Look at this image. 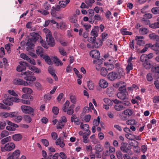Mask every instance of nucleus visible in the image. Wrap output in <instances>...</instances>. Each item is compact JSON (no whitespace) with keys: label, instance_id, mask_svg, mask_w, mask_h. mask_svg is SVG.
I'll use <instances>...</instances> for the list:
<instances>
[{"label":"nucleus","instance_id":"nucleus-1","mask_svg":"<svg viewBox=\"0 0 159 159\" xmlns=\"http://www.w3.org/2000/svg\"><path fill=\"white\" fill-rule=\"evenodd\" d=\"M30 35L31 37L28 39L26 45L29 46H33L34 43L41 37L38 33L35 32L30 33Z\"/></svg>","mask_w":159,"mask_h":159},{"label":"nucleus","instance_id":"nucleus-2","mask_svg":"<svg viewBox=\"0 0 159 159\" xmlns=\"http://www.w3.org/2000/svg\"><path fill=\"white\" fill-rule=\"evenodd\" d=\"M15 147V145L14 143H13L11 142L6 144L4 147L1 146V150L2 152H4L5 151H10L14 149Z\"/></svg>","mask_w":159,"mask_h":159},{"label":"nucleus","instance_id":"nucleus-3","mask_svg":"<svg viewBox=\"0 0 159 159\" xmlns=\"http://www.w3.org/2000/svg\"><path fill=\"white\" fill-rule=\"evenodd\" d=\"M121 145L120 149L124 153H127L131 151V147L127 143L122 142L121 143Z\"/></svg>","mask_w":159,"mask_h":159},{"label":"nucleus","instance_id":"nucleus-4","mask_svg":"<svg viewBox=\"0 0 159 159\" xmlns=\"http://www.w3.org/2000/svg\"><path fill=\"white\" fill-rule=\"evenodd\" d=\"M46 39L48 44L50 47H54L55 45V41L54 39L50 33L47 34L46 35Z\"/></svg>","mask_w":159,"mask_h":159},{"label":"nucleus","instance_id":"nucleus-5","mask_svg":"<svg viewBox=\"0 0 159 159\" xmlns=\"http://www.w3.org/2000/svg\"><path fill=\"white\" fill-rule=\"evenodd\" d=\"M119 76L117 74V72L113 71L110 72L107 75V78L109 80L111 81H114L116 80H119Z\"/></svg>","mask_w":159,"mask_h":159},{"label":"nucleus","instance_id":"nucleus-6","mask_svg":"<svg viewBox=\"0 0 159 159\" xmlns=\"http://www.w3.org/2000/svg\"><path fill=\"white\" fill-rule=\"evenodd\" d=\"M19 63L20 65H18L16 68V70L18 72H21L26 70V66H28V63L27 62L20 61Z\"/></svg>","mask_w":159,"mask_h":159},{"label":"nucleus","instance_id":"nucleus-7","mask_svg":"<svg viewBox=\"0 0 159 159\" xmlns=\"http://www.w3.org/2000/svg\"><path fill=\"white\" fill-rule=\"evenodd\" d=\"M13 83L16 85H23L24 86H27L29 85L28 82L20 79H14Z\"/></svg>","mask_w":159,"mask_h":159},{"label":"nucleus","instance_id":"nucleus-8","mask_svg":"<svg viewBox=\"0 0 159 159\" xmlns=\"http://www.w3.org/2000/svg\"><path fill=\"white\" fill-rule=\"evenodd\" d=\"M151 71L156 79L159 78V65H156L151 68Z\"/></svg>","mask_w":159,"mask_h":159},{"label":"nucleus","instance_id":"nucleus-9","mask_svg":"<svg viewBox=\"0 0 159 159\" xmlns=\"http://www.w3.org/2000/svg\"><path fill=\"white\" fill-rule=\"evenodd\" d=\"M22 111L25 114H31L34 111V109L29 106L23 105L21 107Z\"/></svg>","mask_w":159,"mask_h":159},{"label":"nucleus","instance_id":"nucleus-10","mask_svg":"<svg viewBox=\"0 0 159 159\" xmlns=\"http://www.w3.org/2000/svg\"><path fill=\"white\" fill-rule=\"evenodd\" d=\"M78 18L77 16L75 14L70 17L69 20L70 22L74 24V25L76 27H78L79 26V25L77 23Z\"/></svg>","mask_w":159,"mask_h":159},{"label":"nucleus","instance_id":"nucleus-11","mask_svg":"<svg viewBox=\"0 0 159 159\" xmlns=\"http://www.w3.org/2000/svg\"><path fill=\"white\" fill-rule=\"evenodd\" d=\"M133 58L131 57L127 60L128 65L126 66V70L127 73H129L130 70H132L133 69L132 60Z\"/></svg>","mask_w":159,"mask_h":159},{"label":"nucleus","instance_id":"nucleus-12","mask_svg":"<svg viewBox=\"0 0 159 159\" xmlns=\"http://www.w3.org/2000/svg\"><path fill=\"white\" fill-rule=\"evenodd\" d=\"M131 140V142H129V144L131 147V146H132L134 147V151L136 152H138V142L137 141L135 140L134 139H132Z\"/></svg>","mask_w":159,"mask_h":159},{"label":"nucleus","instance_id":"nucleus-13","mask_svg":"<svg viewBox=\"0 0 159 159\" xmlns=\"http://www.w3.org/2000/svg\"><path fill=\"white\" fill-rule=\"evenodd\" d=\"M90 56L93 58L96 59L100 57V54L99 51L97 50H93L90 52Z\"/></svg>","mask_w":159,"mask_h":159},{"label":"nucleus","instance_id":"nucleus-14","mask_svg":"<svg viewBox=\"0 0 159 159\" xmlns=\"http://www.w3.org/2000/svg\"><path fill=\"white\" fill-rule=\"evenodd\" d=\"M99 27L98 26H96L94 27V28L91 31L90 35L94 37V38H96L98 36L97 31H98Z\"/></svg>","mask_w":159,"mask_h":159},{"label":"nucleus","instance_id":"nucleus-15","mask_svg":"<svg viewBox=\"0 0 159 159\" xmlns=\"http://www.w3.org/2000/svg\"><path fill=\"white\" fill-rule=\"evenodd\" d=\"M128 93H124L121 92H118L117 94V97L122 100H125L127 98Z\"/></svg>","mask_w":159,"mask_h":159},{"label":"nucleus","instance_id":"nucleus-16","mask_svg":"<svg viewBox=\"0 0 159 159\" xmlns=\"http://www.w3.org/2000/svg\"><path fill=\"white\" fill-rule=\"evenodd\" d=\"M62 137H60L57 139L55 142L56 145L59 146L61 148H63L65 146V143L62 141Z\"/></svg>","mask_w":159,"mask_h":159},{"label":"nucleus","instance_id":"nucleus-17","mask_svg":"<svg viewBox=\"0 0 159 159\" xmlns=\"http://www.w3.org/2000/svg\"><path fill=\"white\" fill-rule=\"evenodd\" d=\"M52 59L53 60L55 66H62L63 65V63L57 57L54 56L52 58Z\"/></svg>","mask_w":159,"mask_h":159},{"label":"nucleus","instance_id":"nucleus-18","mask_svg":"<svg viewBox=\"0 0 159 159\" xmlns=\"http://www.w3.org/2000/svg\"><path fill=\"white\" fill-rule=\"evenodd\" d=\"M143 66L146 69H149L152 68L153 66V65L151 61H146L143 64Z\"/></svg>","mask_w":159,"mask_h":159},{"label":"nucleus","instance_id":"nucleus-19","mask_svg":"<svg viewBox=\"0 0 159 159\" xmlns=\"http://www.w3.org/2000/svg\"><path fill=\"white\" fill-rule=\"evenodd\" d=\"M70 120L72 122H74L76 125H78L80 123V120L76 117V116L75 115H73L72 116Z\"/></svg>","mask_w":159,"mask_h":159},{"label":"nucleus","instance_id":"nucleus-20","mask_svg":"<svg viewBox=\"0 0 159 159\" xmlns=\"http://www.w3.org/2000/svg\"><path fill=\"white\" fill-rule=\"evenodd\" d=\"M99 84L101 88H105L108 86V83L105 80L101 79L99 82Z\"/></svg>","mask_w":159,"mask_h":159},{"label":"nucleus","instance_id":"nucleus-21","mask_svg":"<svg viewBox=\"0 0 159 159\" xmlns=\"http://www.w3.org/2000/svg\"><path fill=\"white\" fill-rule=\"evenodd\" d=\"M12 137L14 141H19L21 140L22 136L20 134H17L13 135Z\"/></svg>","mask_w":159,"mask_h":159},{"label":"nucleus","instance_id":"nucleus-22","mask_svg":"<svg viewBox=\"0 0 159 159\" xmlns=\"http://www.w3.org/2000/svg\"><path fill=\"white\" fill-rule=\"evenodd\" d=\"M117 71V74L119 76V79H120L121 76H123L125 75V73L123 69L122 68H118L116 69Z\"/></svg>","mask_w":159,"mask_h":159},{"label":"nucleus","instance_id":"nucleus-23","mask_svg":"<svg viewBox=\"0 0 159 159\" xmlns=\"http://www.w3.org/2000/svg\"><path fill=\"white\" fill-rule=\"evenodd\" d=\"M93 43V46L95 48H97L102 45V42L100 39H97L96 40H95L94 43Z\"/></svg>","mask_w":159,"mask_h":159},{"label":"nucleus","instance_id":"nucleus-24","mask_svg":"<svg viewBox=\"0 0 159 159\" xmlns=\"http://www.w3.org/2000/svg\"><path fill=\"white\" fill-rule=\"evenodd\" d=\"M148 36L150 39L154 41L159 40V36L154 33H152L149 34Z\"/></svg>","mask_w":159,"mask_h":159},{"label":"nucleus","instance_id":"nucleus-25","mask_svg":"<svg viewBox=\"0 0 159 159\" xmlns=\"http://www.w3.org/2000/svg\"><path fill=\"white\" fill-rule=\"evenodd\" d=\"M114 108L116 111H118L122 110L123 109H124L125 107H124L122 104L120 103V104L114 105Z\"/></svg>","mask_w":159,"mask_h":159},{"label":"nucleus","instance_id":"nucleus-26","mask_svg":"<svg viewBox=\"0 0 159 159\" xmlns=\"http://www.w3.org/2000/svg\"><path fill=\"white\" fill-rule=\"evenodd\" d=\"M106 93L109 97H112L114 94V90L112 87L108 88L106 90Z\"/></svg>","mask_w":159,"mask_h":159},{"label":"nucleus","instance_id":"nucleus-27","mask_svg":"<svg viewBox=\"0 0 159 159\" xmlns=\"http://www.w3.org/2000/svg\"><path fill=\"white\" fill-rule=\"evenodd\" d=\"M103 149L104 148L102 146L99 144L96 145L94 148V150L95 152H102Z\"/></svg>","mask_w":159,"mask_h":159},{"label":"nucleus","instance_id":"nucleus-28","mask_svg":"<svg viewBox=\"0 0 159 159\" xmlns=\"http://www.w3.org/2000/svg\"><path fill=\"white\" fill-rule=\"evenodd\" d=\"M45 60V61L49 65H52V63L50 57L47 55H44L42 57Z\"/></svg>","mask_w":159,"mask_h":159},{"label":"nucleus","instance_id":"nucleus-29","mask_svg":"<svg viewBox=\"0 0 159 159\" xmlns=\"http://www.w3.org/2000/svg\"><path fill=\"white\" fill-rule=\"evenodd\" d=\"M116 62V60H114L111 63L107 64L106 65L109 70H111L115 68V66L114 65Z\"/></svg>","mask_w":159,"mask_h":159},{"label":"nucleus","instance_id":"nucleus-30","mask_svg":"<svg viewBox=\"0 0 159 159\" xmlns=\"http://www.w3.org/2000/svg\"><path fill=\"white\" fill-rule=\"evenodd\" d=\"M4 104L7 105L11 106L13 104V103L11 102V98L8 97L6 99L3 100Z\"/></svg>","mask_w":159,"mask_h":159},{"label":"nucleus","instance_id":"nucleus-31","mask_svg":"<svg viewBox=\"0 0 159 159\" xmlns=\"http://www.w3.org/2000/svg\"><path fill=\"white\" fill-rule=\"evenodd\" d=\"M150 48L153 50H156L159 49V42H157L156 43L153 45L152 43H150Z\"/></svg>","mask_w":159,"mask_h":159},{"label":"nucleus","instance_id":"nucleus-32","mask_svg":"<svg viewBox=\"0 0 159 159\" xmlns=\"http://www.w3.org/2000/svg\"><path fill=\"white\" fill-rule=\"evenodd\" d=\"M43 48L40 47H38L37 48V49L36 50V52L41 57H42L43 56Z\"/></svg>","mask_w":159,"mask_h":159},{"label":"nucleus","instance_id":"nucleus-33","mask_svg":"<svg viewBox=\"0 0 159 159\" xmlns=\"http://www.w3.org/2000/svg\"><path fill=\"white\" fill-rule=\"evenodd\" d=\"M22 92L25 93L31 94L33 92L32 90L28 87H24L22 89Z\"/></svg>","mask_w":159,"mask_h":159},{"label":"nucleus","instance_id":"nucleus-34","mask_svg":"<svg viewBox=\"0 0 159 159\" xmlns=\"http://www.w3.org/2000/svg\"><path fill=\"white\" fill-rule=\"evenodd\" d=\"M70 1V0H63L59 1V3L61 7H64Z\"/></svg>","mask_w":159,"mask_h":159},{"label":"nucleus","instance_id":"nucleus-35","mask_svg":"<svg viewBox=\"0 0 159 159\" xmlns=\"http://www.w3.org/2000/svg\"><path fill=\"white\" fill-rule=\"evenodd\" d=\"M108 73L107 70L104 67H102L100 69V74L103 76L107 75Z\"/></svg>","mask_w":159,"mask_h":159},{"label":"nucleus","instance_id":"nucleus-36","mask_svg":"<svg viewBox=\"0 0 159 159\" xmlns=\"http://www.w3.org/2000/svg\"><path fill=\"white\" fill-rule=\"evenodd\" d=\"M33 75L32 74L28 76H25L24 78V79L27 81H34L36 80V78L35 77L32 76Z\"/></svg>","mask_w":159,"mask_h":159},{"label":"nucleus","instance_id":"nucleus-37","mask_svg":"<svg viewBox=\"0 0 159 159\" xmlns=\"http://www.w3.org/2000/svg\"><path fill=\"white\" fill-rule=\"evenodd\" d=\"M11 139V137L10 136H8L2 139L1 141V143L3 145L7 142L10 141Z\"/></svg>","mask_w":159,"mask_h":159},{"label":"nucleus","instance_id":"nucleus-38","mask_svg":"<svg viewBox=\"0 0 159 159\" xmlns=\"http://www.w3.org/2000/svg\"><path fill=\"white\" fill-rule=\"evenodd\" d=\"M80 127L81 129L85 131H88L89 130V125L86 124H83L82 122L80 124Z\"/></svg>","mask_w":159,"mask_h":159},{"label":"nucleus","instance_id":"nucleus-39","mask_svg":"<svg viewBox=\"0 0 159 159\" xmlns=\"http://www.w3.org/2000/svg\"><path fill=\"white\" fill-rule=\"evenodd\" d=\"M119 92L123 93H127L125 87V85L120 86V87H119Z\"/></svg>","mask_w":159,"mask_h":159},{"label":"nucleus","instance_id":"nucleus-40","mask_svg":"<svg viewBox=\"0 0 159 159\" xmlns=\"http://www.w3.org/2000/svg\"><path fill=\"white\" fill-rule=\"evenodd\" d=\"M20 151L19 150H16L12 154L13 156H14V158L16 159H18V157L20 155Z\"/></svg>","mask_w":159,"mask_h":159},{"label":"nucleus","instance_id":"nucleus-41","mask_svg":"<svg viewBox=\"0 0 159 159\" xmlns=\"http://www.w3.org/2000/svg\"><path fill=\"white\" fill-rule=\"evenodd\" d=\"M126 116H130L133 114L132 111L130 109H127L124 111L122 113Z\"/></svg>","mask_w":159,"mask_h":159},{"label":"nucleus","instance_id":"nucleus-42","mask_svg":"<svg viewBox=\"0 0 159 159\" xmlns=\"http://www.w3.org/2000/svg\"><path fill=\"white\" fill-rule=\"evenodd\" d=\"M139 32L141 34L144 35L148 32V30L146 28H143L140 29Z\"/></svg>","mask_w":159,"mask_h":159},{"label":"nucleus","instance_id":"nucleus-43","mask_svg":"<svg viewBox=\"0 0 159 159\" xmlns=\"http://www.w3.org/2000/svg\"><path fill=\"white\" fill-rule=\"evenodd\" d=\"M151 11L155 15L159 14V7H153L151 9Z\"/></svg>","mask_w":159,"mask_h":159},{"label":"nucleus","instance_id":"nucleus-44","mask_svg":"<svg viewBox=\"0 0 159 159\" xmlns=\"http://www.w3.org/2000/svg\"><path fill=\"white\" fill-rule=\"evenodd\" d=\"M58 49L59 52L61 55L63 56H66L67 55V53L62 47H59V48Z\"/></svg>","mask_w":159,"mask_h":159},{"label":"nucleus","instance_id":"nucleus-45","mask_svg":"<svg viewBox=\"0 0 159 159\" xmlns=\"http://www.w3.org/2000/svg\"><path fill=\"white\" fill-rule=\"evenodd\" d=\"M29 69L36 73H39L41 72V70L39 69H38L34 66H33L31 68H29Z\"/></svg>","mask_w":159,"mask_h":159},{"label":"nucleus","instance_id":"nucleus-46","mask_svg":"<svg viewBox=\"0 0 159 159\" xmlns=\"http://www.w3.org/2000/svg\"><path fill=\"white\" fill-rule=\"evenodd\" d=\"M100 118L99 116H98L97 117V119H94L93 121V126H95V127L98 126L100 123Z\"/></svg>","mask_w":159,"mask_h":159},{"label":"nucleus","instance_id":"nucleus-47","mask_svg":"<svg viewBox=\"0 0 159 159\" xmlns=\"http://www.w3.org/2000/svg\"><path fill=\"white\" fill-rule=\"evenodd\" d=\"M136 123L137 122L134 119L128 120L126 122V124L130 125H135Z\"/></svg>","mask_w":159,"mask_h":159},{"label":"nucleus","instance_id":"nucleus-48","mask_svg":"<svg viewBox=\"0 0 159 159\" xmlns=\"http://www.w3.org/2000/svg\"><path fill=\"white\" fill-rule=\"evenodd\" d=\"M149 27L153 29L158 28H159V23L157 22L154 23L150 24L149 25Z\"/></svg>","mask_w":159,"mask_h":159},{"label":"nucleus","instance_id":"nucleus-49","mask_svg":"<svg viewBox=\"0 0 159 159\" xmlns=\"http://www.w3.org/2000/svg\"><path fill=\"white\" fill-rule=\"evenodd\" d=\"M128 155L127 154H124L123 155V158L124 159H131V157L130 156L132 155V153L131 151H130L128 152Z\"/></svg>","mask_w":159,"mask_h":159},{"label":"nucleus","instance_id":"nucleus-50","mask_svg":"<svg viewBox=\"0 0 159 159\" xmlns=\"http://www.w3.org/2000/svg\"><path fill=\"white\" fill-rule=\"evenodd\" d=\"M64 125V124L62 123V122L61 121V120H59L58 123L57 124V129H61L62 127H63Z\"/></svg>","mask_w":159,"mask_h":159},{"label":"nucleus","instance_id":"nucleus-51","mask_svg":"<svg viewBox=\"0 0 159 159\" xmlns=\"http://www.w3.org/2000/svg\"><path fill=\"white\" fill-rule=\"evenodd\" d=\"M56 10L55 9V7H52L51 10V14L53 16L55 17H56L57 16V12Z\"/></svg>","mask_w":159,"mask_h":159},{"label":"nucleus","instance_id":"nucleus-52","mask_svg":"<svg viewBox=\"0 0 159 159\" xmlns=\"http://www.w3.org/2000/svg\"><path fill=\"white\" fill-rule=\"evenodd\" d=\"M116 156L118 159H123V154L120 151H118L116 152Z\"/></svg>","mask_w":159,"mask_h":159},{"label":"nucleus","instance_id":"nucleus-53","mask_svg":"<svg viewBox=\"0 0 159 159\" xmlns=\"http://www.w3.org/2000/svg\"><path fill=\"white\" fill-rule=\"evenodd\" d=\"M88 87L90 90H92L94 88V85L92 81H89L88 82Z\"/></svg>","mask_w":159,"mask_h":159},{"label":"nucleus","instance_id":"nucleus-54","mask_svg":"<svg viewBox=\"0 0 159 159\" xmlns=\"http://www.w3.org/2000/svg\"><path fill=\"white\" fill-rule=\"evenodd\" d=\"M52 96L49 94H47L44 95V100L46 102L47 100H50Z\"/></svg>","mask_w":159,"mask_h":159},{"label":"nucleus","instance_id":"nucleus-55","mask_svg":"<svg viewBox=\"0 0 159 159\" xmlns=\"http://www.w3.org/2000/svg\"><path fill=\"white\" fill-rule=\"evenodd\" d=\"M70 99L71 102L74 104L76 103L77 99L76 97L75 96L73 95H70Z\"/></svg>","mask_w":159,"mask_h":159},{"label":"nucleus","instance_id":"nucleus-56","mask_svg":"<svg viewBox=\"0 0 159 159\" xmlns=\"http://www.w3.org/2000/svg\"><path fill=\"white\" fill-rule=\"evenodd\" d=\"M12 45V44L8 43L6 44L5 46V48L7 50V52L9 53L11 52L10 47Z\"/></svg>","mask_w":159,"mask_h":159},{"label":"nucleus","instance_id":"nucleus-57","mask_svg":"<svg viewBox=\"0 0 159 159\" xmlns=\"http://www.w3.org/2000/svg\"><path fill=\"white\" fill-rule=\"evenodd\" d=\"M9 134V133L7 131L3 130L1 134V136L2 138H4L8 136Z\"/></svg>","mask_w":159,"mask_h":159},{"label":"nucleus","instance_id":"nucleus-58","mask_svg":"<svg viewBox=\"0 0 159 159\" xmlns=\"http://www.w3.org/2000/svg\"><path fill=\"white\" fill-rule=\"evenodd\" d=\"M24 119L27 122L30 123L31 121V118L29 115H25L24 116Z\"/></svg>","mask_w":159,"mask_h":159},{"label":"nucleus","instance_id":"nucleus-59","mask_svg":"<svg viewBox=\"0 0 159 159\" xmlns=\"http://www.w3.org/2000/svg\"><path fill=\"white\" fill-rule=\"evenodd\" d=\"M127 29H123L122 31L121 32L122 34L123 35H131L132 34V33L130 32H129L127 31Z\"/></svg>","mask_w":159,"mask_h":159},{"label":"nucleus","instance_id":"nucleus-60","mask_svg":"<svg viewBox=\"0 0 159 159\" xmlns=\"http://www.w3.org/2000/svg\"><path fill=\"white\" fill-rule=\"evenodd\" d=\"M43 7L44 9L48 11L50 9L51 6L48 2H46L44 4Z\"/></svg>","mask_w":159,"mask_h":159},{"label":"nucleus","instance_id":"nucleus-61","mask_svg":"<svg viewBox=\"0 0 159 159\" xmlns=\"http://www.w3.org/2000/svg\"><path fill=\"white\" fill-rule=\"evenodd\" d=\"M38 11L44 15H47L49 13L47 10L45 9H42L41 10H38Z\"/></svg>","mask_w":159,"mask_h":159},{"label":"nucleus","instance_id":"nucleus-62","mask_svg":"<svg viewBox=\"0 0 159 159\" xmlns=\"http://www.w3.org/2000/svg\"><path fill=\"white\" fill-rule=\"evenodd\" d=\"M59 109L56 107H54L52 109V111L53 113L55 115H57L59 112Z\"/></svg>","mask_w":159,"mask_h":159},{"label":"nucleus","instance_id":"nucleus-63","mask_svg":"<svg viewBox=\"0 0 159 159\" xmlns=\"http://www.w3.org/2000/svg\"><path fill=\"white\" fill-rule=\"evenodd\" d=\"M104 102L108 105H111L112 104V102L111 100L108 98H105L104 99Z\"/></svg>","mask_w":159,"mask_h":159},{"label":"nucleus","instance_id":"nucleus-64","mask_svg":"<svg viewBox=\"0 0 159 159\" xmlns=\"http://www.w3.org/2000/svg\"><path fill=\"white\" fill-rule=\"evenodd\" d=\"M21 58L27 60L28 61L30 59L29 57L24 53H21L20 55Z\"/></svg>","mask_w":159,"mask_h":159}]
</instances>
